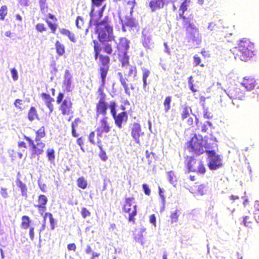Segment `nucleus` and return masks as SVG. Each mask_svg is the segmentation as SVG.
<instances>
[{
  "mask_svg": "<svg viewBox=\"0 0 259 259\" xmlns=\"http://www.w3.org/2000/svg\"><path fill=\"white\" fill-rule=\"evenodd\" d=\"M190 1L191 0H183L179 8V17L182 19V24L186 32L187 41L199 44L201 41L202 37L198 28L192 22L193 15H190L188 17L184 15Z\"/></svg>",
  "mask_w": 259,
  "mask_h": 259,
  "instance_id": "nucleus-1",
  "label": "nucleus"
},
{
  "mask_svg": "<svg viewBox=\"0 0 259 259\" xmlns=\"http://www.w3.org/2000/svg\"><path fill=\"white\" fill-rule=\"evenodd\" d=\"M232 52L236 60L244 62L251 60L256 53L254 44L247 38L241 39Z\"/></svg>",
  "mask_w": 259,
  "mask_h": 259,
  "instance_id": "nucleus-2",
  "label": "nucleus"
},
{
  "mask_svg": "<svg viewBox=\"0 0 259 259\" xmlns=\"http://www.w3.org/2000/svg\"><path fill=\"white\" fill-rule=\"evenodd\" d=\"M95 25L97 38L101 43L115 41L113 26L108 16L101 21H96Z\"/></svg>",
  "mask_w": 259,
  "mask_h": 259,
  "instance_id": "nucleus-3",
  "label": "nucleus"
},
{
  "mask_svg": "<svg viewBox=\"0 0 259 259\" xmlns=\"http://www.w3.org/2000/svg\"><path fill=\"white\" fill-rule=\"evenodd\" d=\"M93 43L94 58L96 60L98 59H99V72L100 78L103 79V82H104L109 70L110 59L108 56L101 54L102 48L100 44L97 40H94Z\"/></svg>",
  "mask_w": 259,
  "mask_h": 259,
  "instance_id": "nucleus-4",
  "label": "nucleus"
},
{
  "mask_svg": "<svg viewBox=\"0 0 259 259\" xmlns=\"http://www.w3.org/2000/svg\"><path fill=\"white\" fill-rule=\"evenodd\" d=\"M204 141L201 136H197L196 134L187 143V148L190 152L196 155L203 154L207 149L211 147L204 144Z\"/></svg>",
  "mask_w": 259,
  "mask_h": 259,
  "instance_id": "nucleus-5",
  "label": "nucleus"
},
{
  "mask_svg": "<svg viewBox=\"0 0 259 259\" xmlns=\"http://www.w3.org/2000/svg\"><path fill=\"white\" fill-rule=\"evenodd\" d=\"M64 94L60 92L57 97V103L60 104L59 110L63 115L72 116L73 111L72 110V102L69 97H66L63 101Z\"/></svg>",
  "mask_w": 259,
  "mask_h": 259,
  "instance_id": "nucleus-6",
  "label": "nucleus"
},
{
  "mask_svg": "<svg viewBox=\"0 0 259 259\" xmlns=\"http://www.w3.org/2000/svg\"><path fill=\"white\" fill-rule=\"evenodd\" d=\"M110 113L114 120L115 125L119 128H121L122 123L126 122L128 119L127 113L126 111H123L118 114L116 113L117 104L116 102H112L110 106Z\"/></svg>",
  "mask_w": 259,
  "mask_h": 259,
  "instance_id": "nucleus-7",
  "label": "nucleus"
},
{
  "mask_svg": "<svg viewBox=\"0 0 259 259\" xmlns=\"http://www.w3.org/2000/svg\"><path fill=\"white\" fill-rule=\"evenodd\" d=\"M24 139L27 141L31 151V157L33 158L36 156H39L44 152L45 144L40 140L34 141L30 137L24 136Z\"/></svg>",
  "mask_w": 259,
  "mask_h": 259,
  "instance_id": "nucleus-8",
  "label": "nucleus"
},
{
  "mask_svg": "<svg viewBox=\"0 0 259 259\" xmlns=\"http://www.w3.org/2000/svg\"><path fill=\"white\" fill-rule=\"evenodd\" d=\"M134 200V197H126L122 207L123 211L128 213V221L133 223H135V217L137 214V205H134L132 207V203Z\"/></svg>",
  "mask_w": 259,
  "mask_h": 259,
  "instance_id": "nucleus-9",
  "label": "nucleus"
},
{
  "mask_svg": "<svg viewBox=\"0 0 259 259\" xmlns=\"http://www.w3.org/2000/svg\"><path fill=\"white\" fill-rule=\"evenodd\" d=\"M187 168L189 171L197 172L201 174H204L206 172L204 164L200 160L191 157L187 163Z\"/></svg>",
  "mask_w": 259,
  "mask_h": 259,
  "instance_id": "nucleus-10",
  "label": "nucleus"
},
{
  "mask_svg": "<svg viewBox=\"0 0 259 259\" xmlns=\"http://www.w3.org/2000/svg\"><path fill=\"white\" fill-rule=\"evenodd\" d=\"M225 92L230 98L233 100V104L235 100L243 101L245 98L244 91L236 85L230 87L225 90Z\"/></svg>",
  "mask_w": 259,
  "mask_h": 259,
  "instance_id": "nucleus-11",
  "label": "nucleus"
},
{
  "mask_svg": "<svg viewBox=\"0 0 259 259\" xmlns=\"http://www.w3.org/2000/svg\"><path fill=\"white\" fill-rule=\"evenodd\" d=\"M206 152L208 154V166L210 170H216L223 166L220 156L214 150H206Z\"/></svg>",
  "mask_w": 259,
  "mask_h": 259,
  "instance_id": "nucleus-12",
  "label": "nucleus"
},
{
  "mask_svg": "<svg viewBox=\"0 0 259 259\" xmlns=\"http://www.w3.org/2000/svg\"><path fill=\"white\" fill-rule=\"evenodd\" d=\"M115 42L116 50L114 52L113 55L127 53L130 48V41L126 37H120L118 39V41H115Z\"/></svg>",
  "mask_w": 259,
  "mask_h": 259,
  "instance_id": "nucleus-13",
  "label": "nucleus"
},
{
  "mask_svg": "<svg viewBox=\"0 0 259 259\" xmlns=\"http://www.w3.org/2000/svg\"><path fill=\"white\" fill-rule=\"evenodd\" d=\"M110 131L111 126L108 120V117L107 116L102 117L100 120L99 124L95 130V132L98 134V137H100L101 135L105 136V134L109 133Z\"/></svg>",
  "mask_w": 259,
  "mask_h": 259,
  "instance_id": "nucleus-14",
  "label": "nucleus"
},
{
  "mask_svg": "<svg viewBox=\"0 0 259 259\" xmlns=\"http://www.w3.org/2000/svg\"><path fill=\"white\" fill-rule=\"evenodd\" d=\"M112 102H115L114 101H111L108 104L106 100L98 101L96 104V117L102 115L106 116L108 108L110 109V105Z\"/></svg>",
  "mask_w": 259,
  "mask_h": 259,
  "instance_id": "nucleus-15",
  "label": "nucleus"
},
{
  "mask_svg": "<svg viewBox=\"0 0 259 259\" xmlns=\"http://www.w3.org/2000/svg\"><path fill=\"white\" fill-rule=\"evenodd\" d=\"M106 0H91V9L90 12V16L91 18H93L95 15V8L101 7V8L98 11V17L101 18L103 16V12L105 9L106 5H103V3Z\"/></svg>",
  "mask_w": 259,
  "mask_h": 259,
  "instance_id": "nucleus-16",
  "label": "nucleus"
},
{
  "mask_svg": "<svg viewBox=\"0 0 259 259\" xmlns=\"http://www.w3.org/2000/svg\"><path fill=\"white\" fill-rule=\"evenodd\" d=\"M127 12L126 8L124 9L122 7H120L118 15L119 18L122 21V27L127 26L130 27H133L136 25V23L134 19L131 17H127L125 16V12Z\"/></svg>",
  "mask_w": 259,
  "mask_h": 259,
  "instance_id": "nucleus-17",
  "label": "nucleus"
},
{
  "mask_svg": "<svg viewBox=\"0 0 259 259\" xmlns=\"http://www.w3.org/2000/svg\"><path fill=\"white\" fill-rule=\"evenodd\" d=\"M95 132V131H92L90 133L88 136V141L91 144L97 145L99 149H101L103 140L106 136L101 135V137H99L98 133H96V135Z\"/></svg>",
  "mask_w": 259,
  "mask_h": 259,
  "instance_id": "nucleus-18",
  "label": "nucleus"
},
{
  "mask_svg": "<svg viewBox=\"0 0 259 259\" xmlns=\"http://www.w3.org/2000/svg\"><path fill=\"white\" fill-rule=\"evenodd\" d=\"M131 133L132 138L135 140L137 143H140V137L144 135L142 132L141 126L140 123L137 122L133 123L131 126Z\"/></svg>",
  "mask_w": 259,
  "mask_h": 259,
  "instance_id": "nucleus-19",
  "label": "nucleus"
},
{
  "mask_svg": "<svg viewBox=\"0 0 259 259\" xmlns=\"http://www.w3.org/2000/svg\"><path fill=\"white\" fill-rule=\"evenodd\" d=\"M48 201V199L45 195L41 194L38 196L37 204H34V207L37 209L40 214L43 215L47 210L46 205Z\"/></svg>",
  "mask_w": 259,
  "mask_h": 259,
  "instance_id": "nucleus-20",
  "label": "nucleus"
},
{
  "mask_svg": "<svg viewBox=\"0 0 259 259\" xmlns=\"http://www.w3.org/2000/svg\"><path fill=\"white\" fill-rule=\"evenodd\" d=\"M118 75L119 78V81H120L121 85H122V87L124 88L125 93L127 95H130V88L128 87L129 85H130V88L132 90H134L135 87H134V85L133 84H130L128 83L129 81H128V79L126 77L124 76L123 74L121 72H118Z\"/></svg>",
  "mask_w": 259,
  "mask_h": 259,
  "instance_id": "nucleus-21",
  "label": "nucleus"
},
{
  "mask_svg": "<svg viewBox=\"0 0 259 259\" xmlns=\"http://www.w3.org/2000/svg\"><path fill=\"white\" fill-rule=\"evenodd\" d=\"M186 184L187 185L186 187L192 193L203 195L207 191V187L205 184H202L198 185L196 189L193 186L189 185L187 183Z\"/></svg>",
  "mask_w": 259,
  "mask_h": 259,
  "instance_id": "nucleus-22",
  "label": "nucleus"
},
{
  "mask_svg": "<svg viewBox=\"0 0 259 259\" xmlns=\"http://www.w3.org/2000/svg\"><path fill=\"white\" fill-rule=\"evenodd\" d=\"M241 84L248 90L254 89L257 85L255 80L250 76L244 77Z\"/></svg>",
  "mask_w": 259,
  "mask_h": 259,
  "instance_id": "nucleus-23",
  "label": "nucleus"
},
{
  "mask_svg": "<svg viewBox=\"0 0 259 259\" xmlns=\"http://www.w3.org/2000/svg\"><path fill=\"white\" fill-rule=\"evenodd\" d=\"M166 4V0H151L149 6L152 12L162 9Z\"/></svg>",
  "mask_w": 259,
  "mask_h": 259,
  "instance_id": "nucleus-24",
  "label": "nucleus"
},
{
  "mask_svg": "<svg viewBox=\"0 0 259 259\" xmlns=\"http://www.w3.org/2000/svg\"><path fill=\"white\" fill-rule=\"evenodd\" d=\"M82 121L79 118H76L71 123V134L73 137L77 138L79 136V134L77 133L79 125L81 123Z\"/></svg>",
  "mask_w": 259,
  "mask_h": 259,
  "instance_id": "nucleus-25",
  "label": "nucleus"
},
{
  "mask_svg": "<svg viewBox=\"0 0 259 259\" xmlns=\"http://www.w3.org/2000/svg\"><path fill=\"white\" fill-rule=\"evenodd\" d=\"M113 1L115 3L122 1L123 7H122L124 9L126 8V10L127 11V13H128V14H132L134 6V0H113Z\"/></svg>",
  "mask_w": 259,
  "mask_h": 259,
  "instance_id": "nucleus-26",
  "label": "nucleus"
},
{
  "mask_svg": "<svg viewBox=\"0 0 259 259\" xmlns=\"http://www.w3.org/2000/svg\"><path fill=\"white\" fill-rule=\"evenodd\" d=\"M16 185L20 189L21 195L25 198L27 197V188L26 185L23 183L19 178H17L16 181Z\"/></svg>",
  "mask_w": 259,
  "mask_h": 259,
  "instance_id": "nucleus-27",
  "label": "nucleus"
},
{
  "mask_svg": "<svg viewBox=\"0 0 259 259\" xmlns=\"http://www.w3.org/2000/svg\"><path fill=\"white\" fill-rule=\"evenodd\" d=\"M118 56L119 62L121 64L122 67H127L130 64V58L127 53L116 55Z\"/></svg>",
  "mask_w": 259,
  "mask_h": 259,
  "instance_id": "nucleus-28",
  "label": "nucleus"
},
{
  "mask_svg": "<svg viewBox=\"0 0 259 259\" xmlns=\"http://www.w3.org/2000/svg\"><path fill=\"white\" fill-rule=\"evenodd\" d=\"M48 217L50 223L51 229L53 230L55 228V221L53 218V214L50 212H46L43 217L44 219V224L42 226V229H44L45 227V223L46 218Z\"/></svg>",
  "mask_w": 259,
  "mask_h": 259,
  "instance_id": "nucleus-29",
  "label": "nucleus"
},
{
  "mask_svg": "<svg viewBox=\"0 0 259 259\" xmlns=\"http://www.w3.org/2000/svg\"><path fill=\"white\" fill-rule=\"evenodd\" d=\"M31 221L28 216L23 215L21 217L20 227L22 229L26 230L31 227Z\"/></svg>",
  "mask_w": 259,
  "mask_h": 259,
  "instance_id": "nucleus-30",
  "label": "nucleus"
},
{
  "mask_svg": "<svg viewBox=\"0 0 259 259\" xmlns=\"http://www.w3.org/2000/svg\"><path fill=\"white\" fill-rule=\"evenodd\" d=\"M192 112L191 108L187 105V104H184L181 106V118L182 120H184L186 118L188 117L190 115V114Z\"/></svg>",
  "mask_w": 259,
  "mask_h": 259,
  "instance_id": "nucleus-31",
  "label": "nucleus"
},
{
  "mask_svg": "<svg viewBox=\"0 0 259 259\" xmlns=\"http://www.w3.org/2000/svg\"><path fill=\"white\" fill-rule=\"evenodd\" d=\"M55 49L56 53L59 56H62L65 53V47L64 44L59 40L55 42Z\"/></svg>",
  "mask_w": 259,
  "mask_h": 259,
  "instance_id": "nucleus-32",
  "label": "nucleus"
},
{
  "mask_svg": "<svg viewBox=\"0 0 259 259\" xmlns=\"http://www.w3.org/2000/svg\"><path fill=\"white\" fill-rule=\"evenodd\" d=\"M103 46L101 47L103 51L107 55H113V49L112 46L109 42H105L102 43Z\"/></svg>",
  "mask_w": 259,
  "mask_h": 259,
  "instance_id": "nucleus-33",
  "label": "nucleus"
},
{
  "mask_svg": "<svg viewBox=\"0 0 259 259\" xmlns=\"http://www.w3.org/2000/svg\"><path fill=\"white\" fill-rule=\"evenodd\" d=\"M60 32L61 34L68 36L71 41L76 42V39L74 34L71 33L69 30L62 28L60 29Z\"/></svg>",
  "mask_w": 259,
  "mask_h": 259,
  "instance_id": "nucleus-34",
  "label": "nucleus"
},
{
  "mask_svg": "<svg viewBox=\"0 0 259 259\" xmlns=\"http://www.w3.org/2000/svg\"><path fill=\"white\" fill-rule=\"evenodd\" d=\"M106 82V79H104V82H103V79H101V85L99 87L98 90V93L99 95V101H102V100H106V95L104 92L103 88L105 86Z\"/></svg>",
  "mask_w": 259,
  "mask_h": 259,
  "instance_id": "nucleus-35",
  "label": "nucleus"
},
{
  "mask_svg": "<svg viewBox=\"0 0 259 259\" xmlns=\"http://www.w3.org/2000/svg\"><path fill=\"white\" fill-rule=\"evenodd\" d=\"M38 118V115L37 114L36 108L31 106L28 112V119L32 121L34 120L36 118Z\"/></svg>",
  "mask_w": 259,
  "mask_h": 259,
  "instance_id": "nucleus-36",
  "label": "nucleus"
},
{
  "mask_svg": "<svg viewBox=\"0 0 259 259\" xmlns=\"http://www.w3.org/2000/svg\"><path fill=\"white\" fill-rule=\"evenodd\" d=\"M35 141L40 140V139L44 138L46 135L45 127L41 126L35 132Z\"/></svg>",
  "mask_w": 259,
  "mask_h": 259,
  "instance_id": "nucleus-37",
  "label": "nucleus"
},
{
  "mask_svg": "<svg viewBox=\"0 0 259 259\" xmlns=\"http://www.w3.org/2000/svg\"><path fill=\"white\" fill-rule=\"evenodd\" d=\"M172 97L170 96L165 97L163 105L165 112H167L170 109V103L171 102Z\"/></svg>",
  "mask_w": 259,
  "mask_h": 259,
  "instance_id": "nucleus-38",
  "label": "nucleus"
},
{
  "mask_svg": "<svg viewBox=\"0 0 259 259\" xmlns=\"http://www.w3.org/2000/svg\"><path fill=\"white\" fill-rule=\"evenodd\" d=\"M77 185L79 188L85 189L88 186V182L83 177H79L77 180Z\"/></svg>",
  "mask_w": 259,
  "mask_h": 259,
  "instance_id": "nucleus-39",
  "label": "nucleus"
},
{
  "mask_svg": "<svg viewBox=\"0 0 259 259\" xmlns=\"http://www.w3.org/2000/svg\"><path fill=\"white\" fill-rule=\"evenodd\" d=\"M71 76L69 75L68 71L65 72L64 80H63V85L66 89L68 90L71 83Z\"/></svg>",
  "mask_w": 259,
  "mask_h": 259,
  "instance_id": "nucleus-40",
  "label": "nucleus"
},
{
  "mask_svg": "<svg viewBox=\"0 0 259 259\" xmlns=\"http://www.w3.org/2000/svg\"><path fill=\"white\" fill-rule=\"evenodd\" d=\"M128 70L127 73V76H132L135 78L137 75V69L136 65H128Z\"/></svg>",
  "mask_w": 259,
  "mask_h": 259,
  "instance_id": "nucleus-41",
  "label": "nucleus"
},
{
  "mask_svg": "<svg viewBox=\"0 0 259 259\" xmlns=\"http://www.w3.org/2000/svg\"><path fill=\"white\" fill-rule=\"evenodd\" d=\"M7 239V235L4 230L2 222L0 221V244L5 243Z\"/></svg>",
  "mask_w": 259,
  "mask_h": 259,
  "instance_id": "nucleus-42",
  "label": "nucleus"
},
{
  "mask_svg": "<svg viewBox=\"0 0 259 259\" xmlns=\"http://www.w3.org/2000/svg\"><path fill=\"white\" fill-rule=\"evenodd\" d=\"M75 24L78 29H83L85 26L83 18L81 16H77L76 19Z\"/></svg>",
  "mask_w": 259,
  "mask_h": 259,
  "instance_id": "nucleus-43",
  "label": "nucleus"
},
{
  "mask_svg": "<svg viewBox=\"0 0 259 259\" xmlns=\"http://www.w3.org/2000/svg\"><path fill=\"white\" fill-rule=\"evenodd\" d=\"M146 158L148 159L149 164L154 162L156 159V155L152 152H149L148 151L146 152Z\"/></svg>",
  "mask_w": 259,
  "mask_h": 259,
  "instance_id": "nucleus-44",
  "label": "nucleus"
},
{
  "mask_svg": "<svg viewBox=\"0 0 259 259\" xmlns=\"http://www.w3.org/2000/svg\"><path fill=\"white\" fill-rule=\"evenodd\" d=\"M254 217L256 221L259 223V201H256L254 204Z\"/></svg>",
  "mask_w": 259,
  "mask_h": 259,
  "instance_id": "nucleus-45",
  "label": "nucleus"
},
{
  "mask_svg": "<svg viewBox=\"0 0 259 259\" xmlns=\"http://www.w3.org/2000/svg\"><path fill=\"white\" fill-rule=\"evenodd\" d=\"M47 156L48 157V160L51 162H53L55 158V150L52 148H49L46 152Z\"/></svg>",
  "mask_w": 259,
  "mask_h": 259,
  "instance_id": "nucleus-46",
  "label": "nucleus"
},
{
  "mask_svg": "<svg viewBox=\"0 0 259 259\" xmlns=\"http://www.w3.org/2000/svg\"><path fill=\"white\" fill-rule=\"evenodd\" d=\"M243 225L248 228H251L254 225L253 221L249 217H245L243 219Z\"/></svg>",
  "mask_w": 259,
  "mask_h": 259,
  "instance_id": "nucleus-47",
  "label": "nucleus"
},
{
  "mask_svg": "<svg viewBox=\"0 0 259 259\" xmlns=\"http://www.w3.org/2000/svg\"><path fill=\"white\" fill-rule=\"evenodd\" d=\"M180 214V210L176 209L174 212L170 213V218L171 223L177 222Z\"/></svg>",
  "mask_w": 259,
  "mask_h": 259,
  "instance_id": "nucleus-48",
  "label": "nucleus"
},
{
  "mask_svg": "<svg viewBox=\"0 0 259 259\" xmlns=\"http://www.w3.org/2000/svg\"><path fill=\"white\" fill-rule=\"evenodd\" d=\"M193 63L195 66H200L201 67H204V64L201 63V59L197 55H195L193 57Z\"/></svg>",
  "mask_w": 259,
  "mask_h": 259,
  "instance_id": "nucleus-49",
  "label": "nucleus"
},
{
  "mask_svg": "<svg viewBox=\"0 0 259 259\" xmlns=\"http://www.w3.org/2000/svg\"><path fill=\"white\" fill-rule=\"evenodd\" d=\"M7 14V7L6 6H2L0 8V19L2 20H4L5 16Z\"/></svg>",
  "mask_w": 259,
  "mask_h": 259,
  "instance_id": "nucleus-50",
  "label": "nucleus"
},
{
  "mask_svg": "<svg viewBox=\"0 0 259 259\" xmlns=\"http://www.w3.org/2000/svg\"><path fill=\"white\" fill-rule=\"evenodd\" d=\"M46 22L47 23L49 27L51 30V32L53 33H55L57 28V24L56 23H52L51 21H49L48 19H46Z\"/></svg>",
  "mask_w": 259,
  "mask_h": 259,
  "instance_id": "nucleus-51",
  "label": "nucleus"
},
{
  "mask_svg": "<svg viewBox=\"0 0 259 259\" xmlns=\"http://www.w3.org/2000/svg\"><path fill=\"white\" fill-rule=\"evenodd\" d=\"M150 75V71L149 70L145 69L143 72V86L146 87L147 85V78Z\"/></svg>",
  "mask_w": 259,
  "mask_h": 259,
  "instance_id": "nucleus-52",
  "label": "nucleus"
},
{
  "mask_svg": "<svg viewBox=\"0 0 259 259\" xmlns=\"http://www.w3.org/2000/svg\"><path fill=\"white\" fill-rule=\"evenodd\" d=\"M41 96L42 99L45 101V103L49 102H54V98L51 97V96L48 94L42 93L41 94Z\"/></svg>",
  "mask_w": 259,
  "mask_h": 259,
  "instance_id": "nucleus-53",
  "label": "nucleus"
},
{
  "mask_svg": "<svg viewBox=\"0 0 259 259\" xmlns=\"http://www.w3.org/2000/svg\"><path fill=\"white\" fill-rule=\"evenodd\" d=\"M194 81L193 80V77L192 76H190L188 78V84L189 87L190 89L193 92H196L198 91V90L194 88Z\"/></svg>",
  "mask_w": 259,
  "mask_h": 259,
  "instance_id": "nucleus-54",
  "label": "nucleus"
},
{
  "mask_svg": "<svg viewBox=\"0 0 259 259\" xmlns=\"http://www.w3.org/2000/svg\"><path fill=\"white\" fill-rule=\"evenodd\" d=\"M91 212L85 207H82L81 208V214L82 217L84 219L89 217L91 215Z\"/></svg>",
  "mask_w": 259,
  "mask_h": 259,
  "instance_id": "nucleus-55",
  "label": "nucleus"
},
{
  "mask_svg": "<svg viewBox=\"0 0 259 259\" xmlns=\"http://www.w3.org/2000/svg\"><path fill=\"white\" fill-rule=\"evenodd\" d=\"M100 151L99 153V157L104 161L107 160L108 157L106 154V152L103 149V145L101 146V149H99Z\"/></svg>",
  "mask_w": 259,
  "mask_h": 259,
  "instance_id": "nucleus-56",
  "label": "nucleus"
},
{
  "mask_svg": "<svg viewBox=\"0 0 259 259\" xmlns=\"http://www.w3.org/2000/svg\"><path fill=\"white\" fill-rule=\"evenodd\" d=\"M35 28H36V29L37 30V31L38 32H42L47 30V28L45 27V24L43 23H37L36 25Z\"/></svg>",
  "mask_w": 259,
  "mask_h": 259,
  "instance_id": "nucleus-57",
  "label": "nucleus"
},
{
  "mask_svg": "<svg viewBox=\"0 0 259 259\" xmlns=\"http://www.w3.org/2000/svg\"><path fill=\"white\" fill-rule=\"evenodd\" d=\"M151 38L148 36H145L143 40V45L145 47H149L151 43Z\"/></svg>",
  "mask_w": 259,
  "mask_h": 259,
  "instance_id": "nucleus-58",
  "label": "nucleus"
},
{
  "mask_svg": "<svg viewBox=\"0 0 259 259\" xmlns=\"http://www.w3.org/2000/svg\"><path fill=\"white\" fill-rule=\"evenodd\" d=\"M142 188L145 194L146 195L149 196L151 193V190L149 187V186L147 184H143L142 185Z\"/></svg>",
  "mask_w": 259,
  "mask_h": 259,
  "instance_id": "nucleus-59",
  "label": "nucleus"
},
{
  "mask_svg": "<svg viewBox=\"0 0 259 259\" xmlns=\"http://www.w3.org/2000/svg\"><path fill=\"white\" fill-rule=\"evenodd\" d=\"M167 176L168 177V180L170 182H173L175 181V175L173 171H169L167 172Z\"/></svg>",
  "mask_w": 259,
  "mask_h": 259,
  "instance_id": "nucleus-60",
  "label": "nucleus"
},
{
  "mask_svg": "<svg viewBox=\"0 0 259 259\" xmlns=\"http://www.w3.org/2000/svg\"><path fill=\"white\" fill-rule=\"evenodd\" d=\"M14 105L17 108L21 109L23 105V100L19 99H16L14 102Z\"/></svg>",
  "mask_w": 259,
  "mask_h": 259,
  "instance_id": "nucleus-61",
  "label": "nucleus"
},
{
  "mask_svg": "<svg viewBox=\"0 0 259 259\" xmlns=\"http://www.w3.org/2000/svg\"><path fill=\"white\" fill-rule=\"evenodd\" d=\"M12 78L14 80H17L18 79V73L16 69L12 68L11 69Z\"/></svg>",
  "mask_w": 259,
  "mask_h": 259,
  "instance_id": "nucleus-62",
  "label": "nucleus"
},
{
  "mask_svg": "<svg viewBox=\"0 0 259 259\" xmlns=\"http://www.w3.org/2000/svg\"><path fill=\"white\" fill-rule=\"evenodd\" d=\"M149 221L150 223H151L154 227L156 226V217L154 214H151L149 217Z\"/></svg>",
  "mask_w": 259,
  "mask_h": 259,
  "instance_id": "nucleus-63",
  "label": "nucleus"
},
{
  "mask_svg": "<svg viewBox=\"0 0 259 259\" xmlns=\"http://www.w3.org/2000/svg\"><path fill=\"white\" fill-rule=\"evenodd\" d=\"M28 229L30 238L31 240H33L34 238V228L31 226L28 228Z\"/></svg>",
  "mask_w": 259,
  "mask_h": 259,
  "instance_id": "nucleus-64",
  "label": "nucleus"
}]
</instances>
